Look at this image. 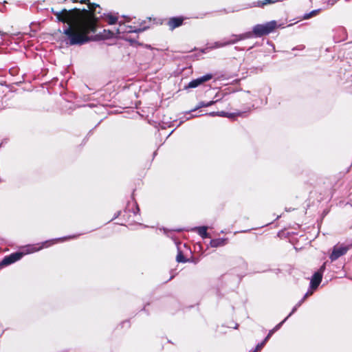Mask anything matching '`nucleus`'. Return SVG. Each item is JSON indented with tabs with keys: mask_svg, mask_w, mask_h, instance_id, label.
<instances>
[{
	"mask_svg": "<svg viewBox=\"0 0 352 352\" xmlns=\"http://www.w3.org/2000/svg\"><path fill=\"white\" fill-rule=\"evenodd\" d=\"M322 272H316L312 276L310 283L311 289H316L322 280Z\"/></svg>",
	"mask_w": 352,
	"mask_h": 352,
	"instance_id": "6",
	"label": "nucleus"
},
{
	"mask_svg": "<svg viewBox=\"0 0 352 352\" xmlns=\"http://www.w3.org/2000/svg\"><path fill=\"white\" fill-rule=\"evenodd\" d=\"M0 34H2V32L0 31Z\"/></svg>",
	"mask_w": 352,
	"mask_h": 352,
	"instance_id": "24",
	"label": "nucleus"
},
{
	"mask_svg": "<svg viewBox=\"0 0 352 352\" xmlns=\"http://www.w3.org/2000/svg\"><path fill=\"white\" fill-rule=\"evenodd\" d=\"M52 12L60 22L67 23L68 26L63 30L71 45H82L92 39L89 34L96 30V20L91 12L80 9L54 11Z\"/></svg>",
	"mask_w": 352,
	"mask_h": 352,
	"instance_id": "1",
	"label": "nucleus"
},
{
	"mask_svg": "<svg viewBox=\"0 0 352 352\" xmlns=\"http://www.w3.org/2000/svg\"><path fill=\"white\" fill-rule=\"evenodd\" d=\"M210 115L211 116H215V115H217V116H226V117H230L232 116V114H228L224 111H221V112H212V113H210Z\"/></svg>",
	"mask_w": 352,
	"mask_h": 352,
	"instance_id": "17",
	"label": "nucleus"
},
{
	"mask_svg": "<svg viewBox=\"0 0 352 352\" xmlns=\"http://www.w3.org/2000/svg\"><path fill=\"white\" fill-rule=\"evenodd\" d=\"M276 28L277 23L276 21H271L265 24H258L254 26L252 32H248L241 34H233L229 39L216 42L214 45L211 46L210 48H219L228 45H232L239 41L251 38L252 34L255 35L256 37H260L272 32Z\"/></svg>",
	"mask_w": 352,
	"mask_h": 352,
	"instance_id": "2",
	"label": "nucleus"
},
{
	"mask_svg": "<svg viewBox=\"0 0 352 352\" xmlns=\"http://www.w3.org/2000/svg\"><path fill=\"white\" fill-rule=\"evenodd\" d=\"M176 260L179 263H185L186 261L185 260L182 253L179 251L177 255Z\"/></svg>",
	"mask_w": 352,
	"mask_h": 352,
	"instance_id": "16",
	"label": "nucleus"
},
{
	"mask_svg": "<svg viewBox=\"0 0 352 352\" xmlns=\"http://www.w3.org/2000/svg\"><path fill=\"white\" fill-rule=\"evenodd\" d=\"M312 291H308L307 292V294L305 295L304 298L299 302V303L293 309L292 311L289 314V315L283 320L281 322H280L278 324H277L272 330H274V332L276 331H277L280 327L281 325L283 324V323L287 320V318L290 316L293 313H294L297 308L300 306V305L302 304V302L304 301V300L309 296L311 295L312 294Z\"/></svg>",
	"mask_w": 352,
	"mask_h": 352,
	"instance_id": "7",
	"label": "nucleus"
},
{
	"mask_svg": "<svg viewBox=\"0 0 352 352\" xmlns=\"http://www.w3.org/2000/svg\"><path fill=\"white\" fill-rule=\"evenodd\" d=\"M265 342L264 341H263L261 343L258 344L256 346V348L253 352H257V351H260L265 346Z\"/></svg>",
	"mask_w": 352,
	"mask_h": 352,
	"instance_id": "18",
	"label": "nucleus"
},
{
	"mask_svg": "<svg viewBox=\"0 0 352 352\" xmlns=\"http://www.w3.org/2000/svg\"><path fill=\"white\" fill-rule=\"evenodd\" d=\"M214 103V101H210L209 102L205 103V102H201L199 105V107H209Z\"/></svg>",
	"mask_w": 352,
	"mask_h": 352,
	"instance_id": "19",
	"label": "nucleus"
},
{
	"mask_svg": "<svg viewBox=\"0 0 352 352\" xmlns=\"http://www.w3.org/2000/svg\"><path fill=\"white\" fill-rule=\"evenodd\" d=\"M183 19L182 18H172L169 20L168 24L170 29L173 30L179 26H180L182 23Z\"/></svg>",
	"mask_w": 352,
	"mask_h": 352,
	"instance_id": "9",
	"label": "nucleus"
},
{
	"mask_svg": "<svg viewBox=\"0 0 352 352\" xmlns=\"http://www.w3.org/2000/svg\"><path fill=\"white\" fill-rule=\"evenodd\" d=\"M320 10H313L311 12H310L309 13H307V14H305L303 17H302V19H308L311 17H313L316 15H317L319 12H320Z\"/></svg>",
	"mask_w": 352,
	"mask_h": 352,
	"instance_id": "14",
	"label": "nucleus"
},
{
	"mask_svg": "<svg viewBox=\"0 0 352 352\" xmlns=\"http://www.w3.org/2000/svg\"><path fill=\"white\" fill-rule=\"evenodd\" d=\"M106 20L109 24H115L118 20V18L117 16L112 14H108L107 16Z\"/></svg>",
	"mask_w": 352,
	"mask_h": 352,
	"instance_id": "15",
	"label": "nucleus"
},
{
	"mask_svg": "<svg viewBox=\"0 0 352 352\" xmlns=\"http://www.w3.org/2000/svg\"><path fill=\"white\" fill-rule=\"evenodd\" d=\"M197 230L198 231L199 234L202 238L205 239V238L208 237V234L207 232V227H206V226L199 227L197 228Z\"/></svg>",
	"mask_w": 352,
	"mask_h": 352,
	"instance_id": "12",
	"label": "nucleus"
},
{
	"mask_svg": "<svg viewBox=\"0 0 352 352\" xmlns=\"http://www.w3.org/2000/svg\"><path fill=\"white\" fill-rule=\"evenodd\" d=\"M274 333V330H270L268 335L266 336L263 341L266 343V342L270 339V338L272 336Z\"/></svg>",
	"mask_w": 352,
	"mask_h": 352,
	"instance_id": "20",
	"label": "nucleus"
},
{
	"mask_svg": "<svg viewBox=\"0 0 352 352\" xmlns=\"http://www.w3.org/2000/svg\"><path fill=\"white\" fill-rule=\"evenodd\" d=\"M212 75L210 74L203 76L201 77L197 78V79L191 80L188 83L187 87L188 88L197 87L198 86L201 85V84L204 83L205 82L210 80V79H212Z\"/></svg>",
	"mask_w": 352,
	"mask_h": 352,
	"instance_id": "4",
	"label": "nucleus"
},
{
	"mask_svg": "<svg viewBox=\"0 0 352 352\" xmlns=\"http://www.w3.org/2000/svg\"><path fill=\"white\" fill-rule=\"evenodd\" d=\"M312 291H308L307 292V294L305 295L304 298L299 302V303L293 309L292 311L289 314V315L283 320L281 322H280L278 324H277L272 330H274V332L276 331H277L280 327L281 325L283 324V323L287 320V318L290 316L293 313H294L297 308L300 306V305L302 304V302L304 301V300L309 296L311 295L312 294Z\"/></svg>",
	"mask_w": 352,
	"mask_h": 352,
	"instance_id": "8",
	"label": "nucleus"
},
{
	"mask_svg": "<svg viewBox=\"0 0 352 352\" xmlns=\"http://www.w3.org/2000/svg\"><path fill=\"white\" fill-rule=\"evenodd\" d=\"M144 30H145V28H139V29H133L131 27H130V30H125V25H120L119 28L116 31V34H121V33L124 32H142V31H144Z\"/></svg>",
	"mask_w": 352,
	"mask_h": 352,
	"instance_id": "10",
	"label": "nucleus"
},
{
	"mask_svg": "<svg viewBox=\"0 0 352 352\" xmlns=\"http://www.w3.org/2000/svg\"><path fill=\"white\" fill-rule=\"evenodd\" d=\"M74 2H76L78 0H72Z\"/></svg>",
	"mask_w": 352,
	"mask_h": 352,
	"instance_id": "23",
	"label": "nucleus"
},
{
	"mask_svg": "<svg viewBox=\"0 0 352 352\" xmlns=\"http://www.w3.org/2000/svg\"><path fill=\"white\" fill-rule=\"evenodd\" d=\"M348 249L346 247L342 246H335L333 248V252L330 255V258L332 261H336L341 256L345 254L347 252Z\"/></svg>",
	"mask_w": 352,
	"mask_h": 352,
	"instance_id": "5",
	"label": "nucleus"
},
{
	"mask_svg": "<svg viewBox=\"0 0 352 352\" xmlns=\"http://www.w3.org/2000/svg\"><path fill=\"white\" fill-rule=\"evenodd\" d=\"M226 239H212L210 241V245L212 247H214V248L223 246V245H226Z\"/></svg>",
	"mask_w": 352,
	"mask_h": 352,
	"instance_id": "11",
	"label": "nucleus"
},
{
	"mask_svg": "<svg viewBox=\"0 0 352 352\" xmlns=\"http://www.w3.org/2000/svg\"><path fill=\"white\" fill-rule=\"evenodd\" d=\"M63 239H57L52 241H47L41 244H36L32 245L26 246L24 248L23 252H15L11 254L10 255L6 256L1 261L2 265H8L12 264L19 260H20L24 254H30L35 252H37L44 248H47L52 244H54L56 241H62Z\"/></svg>",
	"mask_w": 352,
	"mask_h": 352,
	"instance_id": "3",
	"label": "nucleus"
},
{
	"mask_svg": "<svg viewBox=\"0 0 352 352\" xmlns=\"http://www.w3.org/2000/svg\"><path fill=\"white\" fill-rule=\"evenodd\" d=\"M326 267V263H324L321 267L320 268V270L318 272H322V274L324 272Z\"/></svg>",
	"mask_w": 352,
	"mask_h": 352,
	"instance_id": "21",
	"label": "nucleus"
},
{
	"mask_svg": "<svg viewBox=\"0 0 352 352\" xmlns=\"http://www.w3.org/2000/svg\"><path fill=\"white\" fill-rule=\"evenodd\" d=\"M109 35H108L107 36H109V37H111L115 35V33L111 31H109Z\"/></svg>",
	"mask_w": 352,
	"mask_h": 352,
	"instance_id": "22",
	"label": "nucleus"
},
{
	"mask_svg": "<svg viewBox=\"0 0 352 352\" xmlns=\"http://www.w3.org/2000/svg\"><path fill=\"white\" fill-rule=\"evenodd\" d=\"M80 2L83 3H87L88 8L91 12H96V8L99 7L98 5L91 4L89 0H80Z\"/></svg>",
	"mask_w": 352,
	"mask_h": 352,
	"instance_id": "13",
	"label": "nucleus"
}]
</instances>
